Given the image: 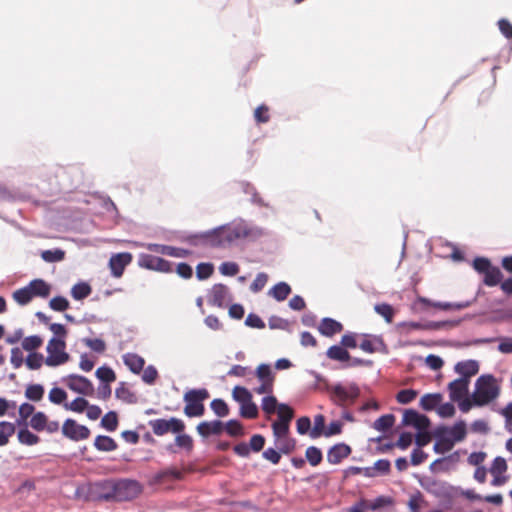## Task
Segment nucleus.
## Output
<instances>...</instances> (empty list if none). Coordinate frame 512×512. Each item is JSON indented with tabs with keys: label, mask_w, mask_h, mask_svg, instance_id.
<instances>
[{
	"label": "nucleus",
	"mask_w": 512,
	"mask_h": 512,
	"mask_svg": "<svg viewBox=\"0 0 512 512\" xmlns=\"http://www.w3.org/2000/svg\"><path fill=\"white\" fill-rule=\"evenodd\" d=\"M267 235L264 228L243 219L219 226L201 233L189 234L185 241L190 245H210L212 247H226L239 239L255 241Z\"/></svg>",
	"instance_id": "obj_1"
},
{
	"label": "nucleus",
	"mask_w": 512,
	"mask_h": 512,
	"mask_svg": "<svg viewBox=\"0 0 512 512\" xmlns=\"http://www.w3.org/2000/svg\"><path fill=\"white\" fill-rule=\"evenodd\" d=\"M326 391L329 393L330 400L336 406L345 409L353 405L360 396V388L355 382L347 385L342 383L326 384Z\"/></svg>",
	"instance_id": "obj_2"
},
{
	"label": "nucleus",
	"mask_w": 512,
	"mask_h": 512,
	"mask_svg": "<svg viewBox=\"0 0 512 512\" xmlns=\"http://www.w3.org/2000/svg\"><path fill=\"white\" fill-rule=\"evenodd\" d=\"M142 491L136 480L122 479L110 486V490L99 497L105 500L127 501L137 497Z\"/></svg>",
	"instance_id": "obj_3"
},
{
	"label": "nucleus",
	"mask_w": 512,
	"mask_h": 512,
	"mask_svg": "<svg viewBox=\"0 0 512 512\" xmlns=\"http://www.w3.org/2000/svg\"><path fill=\"white\" fill-rule=\"evenodd\" d=\"M499 387L492 375H481L475 383V391L472 399L475 406H483L497 398Z\"/></svg>",
	"instance_id": "obj_4"
},
{
	"label": "nucleus",
	"mask_w": 512,
	"mask_h": 512,
	"mask_svg": "<svg viewBox=\"0 0 512 512\" xmlns=\"http://www.w3.org/2000/svg\"><path fill=\"white\" fill-rule=\"evenodd\" d=\"M209 397V392L205 388L191 389L184 394L185 402L184 413L188 417H200L205 412L203 401Z\"/></svg>",
	"instance_id": "obj_5"
},
{
	"label": "nucleus",
	"mask_w": 512,
	"mask_h": 512,
	"mask_svg": "<svg viewBox=\"0 0 512 512\" xmlns=\"http://www.w3.org/2000/svg\"><path fill=\"white\" fill-rule=\"evenodd\" d=\"M65 349V339L52 337L46 347L48 356L45 358V364L49 367H57L66 363L70 356Z\"/></svg>",
	"instance_id": "obj_6"
},
{
	"label": "nucleus",
	"mask_w": 512,
	"mask_h": 512,
	"mask_svg": "<svg viewBox=\"0 0 512 512\" xmlns=\"http://www.w3.org/2000/svg\"><path fill=\"white\" fill-rule=\"evenodd\" d=\"M421 487L443 502H451L455 497V488L442 480L426 478L420 481Z\"/></svg>",
	"instance_id": "obj_7"
},
{
	"label": "nucleus",
	"mask_w": 512,
	"mask_h": 512,
	"mask_svg": "<svg viewBox=\"0 0 512 512\" xmlns=\"http://www.w3.org/2000/svg\"><path fill=\"white\" fill-rule=\"evenodd\" d=\"M153 433L157 436H163L168 432L181 433L185 429V424L181 419L172 417L170 419H154L149 421Z\"/></svg>",
	"instance_id": "obj_8"
},
{
	"label": "nucleus",
	"mask_w": 512,
	"mask_h": 512,
	"mask_svg": "<svg viewBox=\"0 0 512 512\" xmlns=\"http://www.w3.org/2000/svg\"><path fill=\"white\" fill-rule=\"evenodd\" d=\"M62 382L73 392L81 395L91 396L94 393L92 382L78 374H69L62 378Z\"/></svg>",
	"instance_id": "obj_9"
},
{
	"label": "nucleus",
	"mask_w": 512,
	"mask_h": 512,
	"mask_svg": "<svg viewBox=\"0 0 512 512\" xmlns=\"http://www.w3.org/2000/svg\"><path fill=\"white\" fill-rule=\"evenodd\" d=\"M139 266L149 270L169 273L172 272V263L164 258L151 254H141L138 260Z\"/></svg>",
	"instance_id": "obj_10"
},
{
	"label": "nucleus",
	"mask_w": 512,
	"mask_h": 512,
	"mask_svg": "<svg viewBox=\"0 0 512 512\" xmlns=\"http://www.w3.org/2000/svg\"><path fill=\"white\" fill-rule=\"evenodd\" d=\"M62 434L73 441L87 439L90 436V430L84 425L78 424L73 419H66L62 426Z\"/></svg>",
	"instance_id": "obj_11"
},
{
	"label": "nucleus",
	"mask_w": 512,
	"mask_h": 512,
	"mask_svg": "<svg viewBox=\"0 0 512 512\" xmlns=\"http://www.w3.org/2000/svg\"><path fill=\"white\" fill-rule=\"evenodd\" d=\"M231 300L232 296L229 288L221 283L213 285L207 295L208 303L219 308L224 307L225 303Z\"/></svg>",
	"instance_id": "obj_12"
},
{
	"label": "nucleus",
	"mask_w": 512,
	"mask_h": 512,
	"mask_svg": "<svg viewBox=\"0 0 512 512\" xmlns=\"http://www.w3.org/2000/svg\"><path fill=\"white\" fill-rule=\"evenodd\" d=\"M436 430L442 433L444 437L450 439L453 446L456 442L464 440L467 434L466 423L463 420L456 422L452 427L439 426Z\"/></svg>",
	"instance_id": "obj_13"
},
{
	"label": "nucleus",
	"mask_w": 512,
	"mask_h": 512,
	"mask_svg": "<svg viewBox=\"0 0 512 512\" xmlns=\"http://www.w3.org/2000/svg\"><path fill=\"white\" fill-rule=\"evenodd\" d=\"M402 423L406 426H412L419 431L425 430L430 426L429 418L414 409L404 411Z\"/></svg>",
	"instance_id": "obj_14"
},
{
	"label": "nucleus",
	"mask_w": 512,
	"mask_h": 512,
	"mask_svg": "<svg viewBox=\"0 0 512 512\" xmlns=\"http://www.w3.org/2000/svg\"><path fill=\"white\" fill-rule=\"evenodd\" d=\"M417 301L427 306H432L441 310H462L471 306L475 302V298L472 300L462 302H439L431 301L425 297H418Z\"/></svg>",
	"instance_id": "obj_15"
},
{
	"label": "nucleus",
	"mask_w": 512,
	"mask_h": 512,
	"mask_svg": "<svg viewBox=\"0 0 512 512\" xmlns=\"http://www.w3.org/2000/svg\"><path fill=\"white\" fill-rule=\"evenodd\" d=\"M132 255L130 253H118L113 255L109 260L111 274L114 277L122 276L125 267L131 262Z\"/></svg>",
	"instance_id": "obj_16"
},
{
	"label": "nucleus",
	"mask_w": 512,
	"mask_h": 512,
	"mask_svg": "<svg viewBox=\"0 0 512 512\" xmlns=\"http://www.w3.org/2000/svg\"><path fill=\"white\" fill-rule=\"evenodd\" d=\"M351 454V447L345 443L333 445L327 453V460L330 464H339Z\"/></svg>",
	"instance_id": "obj_17"
},
{
	"label": "nucleus",
	"mask_w": 512,
	"mask_h": 512,
	"mask_svg": "<svg viewBox=\"0 0 512 512\" xmlns=\"http://www.w3.org/2000/svg\"><path fill=\"white\" fill-rule=\"evenodd\" d=\"M196 429L200 436L206 438L211 435H220L224 430V423L220 420L203 421L197 425Z\"/></svg>",
	"instance_id": "obj_18"
},
{
	"label": "nucleus",
	"mask_w": 512,
	"mask_h": 512,
	"mask_svg": "<svg viewBox=\"0 0 512 512\" xmlns=\"http://www.w3.org/2000/svg\"><path fill=\"white\" fill-rule=\"evenodd\" d=\"M454 370L461 375L459 379H465L469 382V379L478 373L479 364L476 360L460 361L455 365Z\"/></svg>",
	"instance_id": "obj_19"
},
{
	"label": "nucleus",
	"mask_w": 512,
	"mask_h": 512,
	"mask_svg": "<svg viewBox=\"0 0 512 512\" xmlns=\"http://www.w3.org/2000/svg\"><path fill=\"white\" fill-rule=\"evenodd\" d=\"M469 383L465 379H455L448 385L449 396L452 401H460L468 395Z\"/></svg>",
	"instance_id": "obj_20"
},
{
	"label": "nucleus",
	"mask_w": 512,
	"mask_h": 512,
	"mask_svg": "<svg viewBox=\"0 0 512 512\" xmlns=\"http://www.w3.org/2000/svg\"><path fill=\"white\" fill-rule=\"evenodd\" d=\"M343 330V325L330 317H325L321 320L318 331L321 335L325 337H332L337 333H340Z\"/></svg>",
	"instance_id": "obj_21"
},
{
	"label": "nucleus",
	"mask_w": 512,
	"mask_h": 512,
	"mask_svg": "<svg viewBox=\"0 0 512 512\" xmlns=\"http://www.w3.org/2000/svg\"><path fill=\"white\" fill-rule=\"evenodd\" d=\"M32 297L46 298L51 292V285L43 279L37 278L29 282L27 285Z\"/></svg>",
	"instance_id": "obj_22"
},
{
	"label": "nucleus",
	"mask_w": 512,
	"mask_h": 512,
	"mask_svg": "<svg viewBox=\"0 0 512 512\" xmlns=\"http://www.w3.org/2000/svg\"><path fill=\"white\" fill-rule=\"evenodd\" d=\"M123 362L134 374H139L143 370L145 364L144 359L135 353H127L123 355Z\"/></svg>",
	"instance_id": "obj_23"
},
{
	"label": "nucleus",
	"mask_w": 512,
	"mask_h": 512,
	"mask_svg": "<svg viewBox=\"0 0 512 512\" xmlns=\"http://www.w3.org/2000/svg\"><path fill=\"white\" fill-rule=\"evenodd\" d=\"M326 356L330 360L347 363L350 360V353L342 345H332L326 351Z\"/></svg>",
	"instance_id": "obj_24"
},
{
	"label": "nucleus",
	"mask_w": 512,
	"mask_h": 512,
	"mask_svg": "<svg viewBox=\"0 0 512 512\" xmlns=\"http://www.w3.org/2000/svg\"><path fill=\"white\" fill-rule=\"evenodd\" d=\"M94 447L103 452H111L117 449L118 445L115 440L106 435H98L94 441Z\"/></svg>",
	"instance_id": "obj_25"
},
{
	"label": "nucleus",
	"mask_w": 512,
	"mask_h": 512,
	"mask_svg": "<svg viewBox=\"0 0 512 512\" xmlns=\"http://www.w3.org/2000/svg\"><path fill=\"white\" fill-rule=\"evenodd\" d=\"M290 293L291 287L286 282L277 283L268 292L271 297L279 302L284 301Z\"/></svg>",
	"instance_id": "obj_26"
},
{
	"label": "nucleus",
	"mask_w": 512,
	"mask_h": 512,
	"mask_svg": "<svg viewBox=\"0 0 512 512\" xmlns=\"http://www.w3.org/2000/svg\"><path fill=\"white\" fill-rule=\"evenodd\" d=\"M442 401V394L440 393H428L421 397L420 406L425 411H431L435 409Z\"/></svg>",
	"instance_id": "obj_27"
},
{
	"label": "nucleus",
	"mask_w": 512,
	"mask_h": 512,
	"mask_svg": "<svg viewBox=\"0 0 512 512\" xmlns=\"http://www.w3.org/2000/svg\"><path fill=\"white\" fill-rule=\"evenodd\" d=\"M435 437L437 438V442L434 444L433 450L435 453L444 454L450 451L453 448L452 442L450 439L444 437L442 433L435 430Z\"/></svg>",
	"instance_id": "obj_28"
},
{
	"label": "nucleus",
	"mask_w": 512,
	"mask_h": 512,
	"mask_svg": "<svg viewBox=\"0 0 512 512\" xmlns=\"http://www.w3.org/2000/svg\"><path fill=\"white\" fill-rule=\"evenodd\" d=\"M15 430L16 428L13 423L7 421L0 422V447L9 443V439L14 435Z\"/></svg>",
	"instance_id": "obj_29"
},
{
	"label": "nucleus",
	"mask_w": 512,
	"mask_h": 512,
	"mask_svg": "<svg viewBox=\"0 0 512 512\" xmlns=\"http://www.w3.org/2000/svg\"><path fill=\"white\" fill-rule=\"evenodd\" d=\"M503 278L502 272L498 267L492 266L485 274L483 282L489 287L498 285Z\"/></svg>",
	"instance_id": "obj_30"
},
{
	"label": "nucleus",
	"mask_w": 512,
	"mask_h": 512,
	"mask_svg": "<svg viewBox=\"0 0 512 512\" xmlns=\"http://www.w3.org/2000/svg\"><path fill=\"white\" fill-rule=\"evenodd\" d=\"M461 320L428 321L424 323L425 330H442L457 327Z\"/></svg>",
	"instance_id": "obj_31"
},
{
	"label": "nucleus",
	"mask_w": 512,
	"mask_h": 512,
	"mask_svg": "<svg viewBox=\"0 0 512 512\" xmlns=\"http://www.w3.org/2000/svg\"><path fill=\"white\" fill-rule=\"evenodd\" d=\"M395 422L393 414H385L376 419L373 423V428L377 431L385 432L390 429Z\"/></svg>",
	"instance_id": "obj_32"
},
{
	"label": "nucleus",
	"mask_w": 512,
	"mask_h": 512,
	"mask_svg": "<svg viewBox=\"0 0 512 512\" xmlns=\"http://www.w3.org/2000/svg\"><path fill=\"white\" fill-rule=\"evenodd\" d=\"M360 349L367 353H374L376 351H382L385 349V344L381 338L375 337L374 341L371 340H363L360 345Z\"/></svg>",
	"instance_id": "obj_33"
},
{
	"label": "nucleus",
	"mask_w": 512,
	"mask_h": 512,
	"mask_svg": "<svg viewBox=\"0 0 512 512\" xmlns=\"http://www.w3.org/2000/svg\"><path fill=\"white\" fill-rule=\"evenodd\" d=\"M44 392L41 384H30L26 387L25 397L30 401L38 402L43 398Z\"/></svg>",
	"instance_id": "obj_34"
},
{
	"label": "nucleus",
	"mask_w": 512,
	"mask_h": 512,
	"mask_svg": "<svg viewBox=\"0 0 512 512\" xmlns=\"http://www.w3.org/2000/svg\"><path fill=\"white\" fill-rule=\"evenodd\" d=\"M91 294V287L88 283L80 282L75 284L71 289V296L75 300H82Z\"/></svg>",
	"instance_id": "obj_35"
},
{
	"label": "nucleus",
	"mask_w": 512,
	"mask_h": 512,
	"mask_svg": "<svg viewBox=\"0 0 512 512\" xmlns=\"http://www.w3.org/2000/svg\"><path fill=\"white\" fill-rule=\"evenodd\" d=\"M258 412V407L252 399L240 405V416L243 418L254 419L258 416Z\"/></svg>",
	"instance_id": "obj_36"
},
{
	"label": "nucleus",
	"mask_w": 512,
	"mask_h": 512,
	"mask_svg": "<svg viewBox=\"0 0 512 512\" xmlns=\"http://www.w3.org/2000/svg\"><path fill=\"white\" fill-rule=\"evenodd\" d=\"M65 252L62 249H50L41 252V258L47 263L60 262L64 259Z\"/></svg>",
	"instance_id": "obj_37"
},
{
	"label": "nucleus",
	"mask_w": 512,
	"mask_h": 512,
	"mask_svg": "<svg viewBox=\"0 0 512 512\" xmlns=\"http://www.w3.org/2000/svg\"><path fill=\"white\" fill-rule=\"evenodd\" d=\"M392 504V499L387 496H379L373 501H369L366 499V510L378 511L386 506Z\"/></svg>",
	"instance_id": "obj_38"
},
{
	"label": "nucleus",
	"mask_w": 512,
	"mask_h": 512,
	"mask_svg": "<svg viewBox=\"0 0 512 512\" xmlns=\"http://www.w3.org/2000/svg\"><path fill=\"white\" fill-rule=\"evenodd\" d=\"M101 426L109 432H113L118 426V416L114 411H109L101 419Z\"/></svg>",
	"instance_id": "obj_39"
},
{
	"label": "nucleus",
	"mask_w": 512,
	"mask_h": 512,
	"mask_svg": "<svg viewBox=\"0 0 512 512\" xmlns=\"http://www.w3.org/2000/svg\"><path fill=\"white\" fill-rule=\"evenodd\" d=\"M305 457L311 466H317L323 459L322 451L316 446H309L306 449Z\"/></svg>",
	"instance_id": "obj_40"
},
{
	"label": "nucleus",
	"mask_w": 512,
	"mask_h": 512,
	"mask_svg": "<svg viewBox=\"0 0 512 512\" xmlns=\"http://www.w3.org/2000/svg\"><path fill=\"white\" fill-rule=\"evenodd\" d=\"M224 430L232 437H238L244 434L243 425L236 419H231L224 424Z\"/></svg>",
	"instance_id": "obj_41"
},
{
	"label": "nucleus",
	"mask_w": 512,
	"mask_h": 512,
	"mask_svg": "<svg viewBox=\"0 0 512 512\" xmlns=\"http://www.w3.org/2000/svg\"><path fill=\"white\" fill-rule=\"evenodd\" d=\"M17 436L19 442L24 445L32 446L39 442V437L27 428L20 429Z\"/></svg>",
	"instance_id": "obj_42"
},
{
	"label": "nucleus",
	"mask_w": 512,
	"mask_h": 512,
	"mask_svg": "<svg viewBox=\"0 0 512 512\" xmlns=\"http://www.w3.org/2000/svg\"><path fill=\"white\" fill-rule=\"evenodd\" d=\"M256 376L261 382H274L271 366L265 363L260 364L256 369Z\"/></svg>",
	"instance_id": "obj_43"
},
{
	"label": "nucleus",
	"mask_w": 512,
	"mask_h": 512,
	"mask_svg": "<svg viewBox=\"0 0 512 512\" xmlns=\"http://www.w3.org/2000/svg\"><path fill=\"white\" fill-rule=\"evenodd\" d=\"M210 408L218 417H226L230 412L227 403L220 398L212 400Z\"/></svg>",
	"instance_id": "obj_44"
},
{
	"label": "nucleus",
	"mask_w": 512,
	"mask_h": 512,
	"mask_svg": "<svg viewBox=\"0 0 512 512\" xmlns=\"http://www.w3.org/2000/svg\"><path fill=\"white\" fill-rule=\"evenodd\" d=\"M325 417L322 414L316 415L314 418V426L310 430V437L312 439L319 438L324 435L325 431Z\"/></svg>",
	"instance_id": "obj_45"
},
{
	"label": "nucleus",
	"mask_w": 512,
	"mask_h": 512,
	"mask_svg": "<svg viewBox=\"0 0 512 512\" xmlns=\"http://www.w3.org/2000/svg\"><path fill=\"white\" fill-rule=\"evenodd\" d=\"M13 299L19 305L24 306L27 305L33 299V297L28 286H25L13 292Z\"/></svg>",
	"instance_id": "obj_46"
},
{
	"label": "nucleus",
	"mask_w": 512,
	"mask_h": 512,
	"mask_svg": "<svg viewBox=\"0 0 512 512\" xmlns=\"http://www.w3.org/2000/svg\"><path fill=\"white\" fill-rule=\"evenodd\" d=\"M275 445L280 453L289 454L295 448V440L286 436L275 440Z\"/></svg>",
	"instance_id": "obj_47"
},
{
	"label": "nucleus",
	"mask_w": 512,
	"mask_h": 512,
	"mask_svg": "<svg viewBox=\"0 0 512 512\" xmlns=\"http://www.w3.org/2000/svg\"><path fill=\"white\" fill-rule=\"evenodd\" d=\"M191 254V252L184 248H178L174 246L165 245L162 248V255L175 257V258H186Z\"/></svg>",
	"instance_id": "obj_48"
},
{
	"label": "nucleus",
	"mask_w": 512,
	"mask_h": 512,
	"mask_svg": "<svg viewBox=\"0 0 512 512\" xmlns=\"http://www.w3.org/2000/svg\"><path fill=\"white\" fill-rule=\"evenodd\" d=\"M43 362H45L43 355L36 352L30 353L25 360V364L30 370L40 369Z\"/></svg>",
	"instance_id": "obj_49"
},
{
	"label": "nucleus",
	"mask_w": 512,
	"mask_h": 512,
	"mask_svg": "<svg viewBox=\"0 0 512 512\" xmlns=\"http://www.w3.org/2000/svg\"><path fill=\"white\" fill-rule=\"evenodd\" d=\"M374 310L377 314L382 316L387 323H391L394 316V309L391 305L386 303L376 304Z\"/></svg>",
	"instance_id": "obj_50"
},
{
	"label": "nucleus",
	"mask_w": 512,
	"mask_h": 512,
	"mask_svg": "<svg viewBox=\"0 0 512 512\" xmlns=\"http://www.w3.org/2000/svg\"><path fill=\"white\" fill-rule=\"evenodd\" d=\"M96 377L103 383H111L115 381V372L107 366H101L96 370Z\"/></svg>",
	"instance_id": "obj_51"
},
{
	"label": "nucleus",
	"mask_w": 512,
	"mask_h": 512,
	"mask_svg": "<svg viewBox=\"0 0 512 512\" xmlns=\"http://www.w3.org/2000/svg\"><path fill=\"white\" fill-rule=\"evenodd\" d=\"M88 401L83 397L75 398L71 403H64V408L77 413H82L88 407Z\"/></svg>",
	"instance_id": "obj_52"
},
{
	"label": "nucleus",
	"mask_w": 512,
	"mask_h": 512,
	"mask_svg": "<svg viewBox=\"0 0 512 512\" xmlns=\"http://www.w3.org/2000/svg\"><path fill=\"white\" fill-rule=\"evenodd\" d=\"M115 396L127 403H133L136 400L135 394L125 387L124 383H121L120 386L116 388Z\"/></svg>",
	"instance_id": "obj_53"
},
{
	"label": "nucleus",
	"mask_w": 512,
	"mask_h": 512,
	"mask_svg": "<svg viewBox=\"0 0 512 512\" xmlns=\"http://www.w3.org/2000/svg\"><path fill=\"white\" fill-rule=\"evenodd\" d=\"M43 343V340L38 335H32L25 337L22 341V348L26 351H33L39 348Z\"/></svg>",
	"instance_id": "obj_54"
},
{
	"label": "nucleus",
	"mask_w": 512,
	"mask_h": 512,
	"mask_svg": "<svg viewBox=\"0 0 512 512\" xmlns=\"http://www.w3.org/2000/svg\"><path fill=\"white\" fill-rule=\"evenodd\" d=\"M232 396L236 402L240 403V405L247 402L249 399H252L250 391L242 386L234 387Z\"/></svg>",
	"instance_id": "obj_55"
},
{
	"label": "nucleus",
	"mask_w": 512,
	"mask_h": 512,
	"mask_svg": "<svg viewBox=\"0 0 512 512\" xmlns=\"http://www.w3.org/2000/svg\"><path fill=\"white\" fill-rule=\"evenodd\" d=\"M213 271V264L199 263L196 267V277L198 280H206L213 274Z\"/></svg>",
	"instance_id": "obj_56"
},
{
	"label": "nucleus",
	"mask_w": 512,
	"mask_h": 512,
	"mask_svg": "<svg viewBox=\"0 0 512 512\" xmlns=\"http://www.w3.org/2000/svg\"><path fill=\"white\" fill-rule=\"evenodd\" d=\"M279 405L276 397L268 395L263 397L261 407L265 413L272 414L276 409L279 410Z\"/></svg>",
	"instance_id": "obj_57"
},
{
	"label": "nucleus",
	"mask_w": 512,
	"mask_h": 512,
	"mask_svg": "<svg viewBox=\"0 0 512 512\" xmlns=\"http://www.w3.org/2000/svg\"><path fill=\"white\" fill-rule=\"evenodd\" d=\"M418 395V392L414 389H403L400 390L396 395V400L400 404H409Z\"/></svg>",
	"instance_id": "obj_58"
},
{
	"label": "nucleus",
	"mask_w": 512,
	"mask_h": 512,
	"mask_svg": "<svg viewBox=\"0 0 512 512\" xmlns=\"http://www.w3.org/2000/svg\"><path fill=\"white\" fill-rule=\"evenodd\" d=\"M243 190L246 194H250L251 195V199L250 201L253 203V204H256L260 207H267V204L264 202V200L259 196V194L257 193L256 191V188L249 184V183H246L244 184L243 186Z\"/></svg>",
	"instance_id": "obj_59"
},
{
	"label": "nucleus",
	"mask_w": 512,
	"mask_h": 512,
	"mask_svg": "<svg viewBox=\"0 0 512 512\" xmlns=\"http://www.w3.org/2000/svg\"><path fill=\"white\" fill-rule=\"evenodd\" d=\"M273 436L275 440L280 439L282 437L288 436L289 433V425H287L284 421H275L272 423Z\"/></svg>",
	"instance_id": "obj_60"
},
{
	"label": "nucleus",
	"mask_w": 512,
	"mask_h": 512,
	"mask_svg": "<svg viewBox=\"0 0 512 512\" xmlns=\"http://www.w3.org/2000/svg\"><path fill=\"white\" fill-rule=\"evenodd\" d=\"M48 398L53 404L60 405L67 399V393L62 388L54 387L50 390Z\"/></svg>",
	"instance_id": "obj_61"
},
{
	"label": "nucleus",
	"mask_w": 512,
	"mask_h": 512,
	"mask_svg": "<svg viewBox=\"0 0 512 512\" xmlns=\"http://www.w3.org/2000/svg\"><path fill=\"white\" fill-rule=\"evenodd\" d=\"M47 423V417L43 412H37L33 414L30 425L36 431H42L45 429Z\"/></svg>",
	"instance_id": "obj_62"
},
{
	"label": "nucleus",
	"mask_w": 512,
	"mask_h": 512,
	"mask_svg": "<svg viewBox=\"0 0 512 512\" xmlns=\"http://www.w3.org/2000/svg\"><path fill=\"white\" fill-rule=\"evenodd\" d=\"M49 307L54 311L62 312L69 308V301L63 296H56L50 300Z\"/></svg>",
	"instance_id": "obj_63"
},
{
	"label": "nucleus",
	"mask_w": 512,
	"mask_h": 512,
	"mask_svg": "<svg viewBox=\"0 0 512 512\" xmlns=\"http://www.w3.org/2000/svg\"><path fill=\"white\" fill-rule=\"evenodd\" d=\"M499 413L505 418V429L512 433V402L500 409Z\"/></svg>",
	"instance_id": "obj_64"
}]
</instances>
